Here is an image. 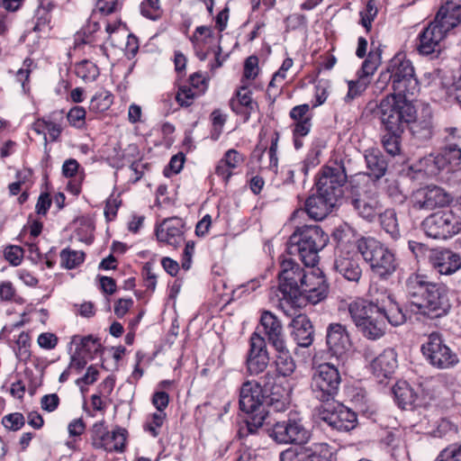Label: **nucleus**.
<instances>
[{"label": "nucleus", "mask_w": 461, "mask_h": 461, "mask_svg": "<svg viewBox=\"0 0 461 461\" xmlns=\"http://www.w3.org/2000/svg\"><path fill=\"white\" fill-rule=\"evenodd\" d=\"M348 310L357 330L369 339L383 337L387 323L396 327L406 321L399 304L391 295H388L380 305L363 298H357L348 304Z\"/></svg>", "instance_id": "1"}, {"label": "nucleus", "mask_w": 461, "mask_h": 461, "mask_svg": "<svg viewBox=\"0 0 461 461\" xmlns=\"http://www.w3.org/2000/svg\"><path fill=\"white\" fill-rule=\"evenodd\" d=\"M278 277L279 290L287 303L294 302L303 295L309 303L316 304L327 296L328 285L323 277L313 273L307 274L291 258L281 261Z\"/></svg>", "instance_id": "2"}, {"label": "nucleus", "mask_w": 461, "mask_h": 461, "mask_svg": "<svg viewBox=\"0 0 461 461\" xmlns=\"http://www.w3.org/2000/svg\"><path fill=\"white\" fill-rule=\"evenodd\" d=\"M407 96L388 95L379 104H369L367 111L379 117L386 131L403 132L416 119V110Z\"/></svg>", "instance_id": "3"}, {"label": "nucleus", "mask_w": 461, "mask_h": 461, "mask_svg": "<svg viewBox=\"0 0 461 461\" xmlns=\"http://www.w3.org/2000/svg\"><path fill=\"white\" fill-rule=\"evenodd\" d=\"M329 242V236L317 225H304L297 228L290 236L287 251L297 254L306 267H314L319 261V252Z\"/></svg>", "instance_id": "4"}, {"label": "nucleus", "mask_w": 461, "mask_h": 461, "mask_svg": "<svg viewBox=\"0 0 461 461\" xmlns=\"http://www.w3.org/2000/svg\"><path fill=\"white\" fill-rule=\"evenodd\" d=\"M391 81L393 95L413 96L419 90V82L415 77L414 68L405 55L396 54L389 62L385 72L380 76V81Z\"/></svg>", "instance_id": "5"}, {"label": "nucleus", "mask_w": 461, "mask_h": 461, "mask_svg": "<svg viewBox=\"0 0 461 461\" xmlns=\"http://www.w3.org/2000/svg\"><path fill=\"white\" fill-rule=\"evenodd\" d=\"M266 400L267 396L260 384L252 381L243 383L240 392L239 403L240 409L249 415L246 420L249 433H255L263 425L267 416Z\"/></svg>", "instance_id": "6"}, {"label": "nucleus", "mask_w": 461, "mask_h": 461, "mask_svg": "<svg viewBox=\"0 0 461 461\" xmlns=\"http://www.w3.org/2000/svg\"><path fill=\"white\" fill-rule=\"evenodd\" d=\"M357 250L377 276L385 278L395 272L397 262L393 252L375 239L361 238L357 240Z\"/></svg>", "instance_id": "7"}, {"label": "nucleus", "mask_w": 461, "mask_h": 461, "mask_svg": "<svg viewBox=\"0 0 461 461\" xmlns=\"http://www.w3.org/2000/svg\"><path fill=\"white\" fill-rule=\"evenodd\" d=\"M341 376L339 369L330 363L319 365L312 376L311 389L313 396L321 402L334 401L339 393Z\"/></svg>", "instance_id": "8"}, {"label": "nucleus", "mask_w": 461, "mask_h": 461, "mask_svg": "<svg viewBox=\"0 0 461 461\" xmlns=\"http://www.w3.org/2000/svg\"><path fill=\"white\" fill-rule=\"evenodd\" d=\"M424 233L435 240H447L461 232V217L452 210L433 212L421 222Z\"/></svg>", "instance_id": "9"}, {"label": "nucleus", "mask_w": 461, "mask_h": 461, "mask_svg": "<svg viewBox=\"0 0 461 461\" xmlns=\"http://www.w3.org/2000/svg\"><path fill=\"white\" fill-rule=\"evenodd\" d=\"M347 180L343 161H330L321 167L315 184L316 190L338 202L343 196Z\"/></svg>", "instance_id": "10"}, {"label": "nucleus", "mask_w": 461, "mask_h": 461, "mask_svg": "<svg viewBox=\"0 0 461 461\" xmlns=\"http://www.w3.org/2000/svg\"><path fill=\"white\" fill-rule=\"evenodd\" d=\"M420 350L428 362L438 369L454 367L459 362L456 353L446 344L442 335L438 332L429 335Z\"/></svg>", "instance_id": "11"}, {"label": "nucleus", "mask_w": 461, "mask_h": 461, "mask_svg": "<svg viewBox=\"0 0 461 461\" xmlns=\"http://www.w3.org/2000/svg\"><path fill=\"white\" fill-rule=\"evenodd\" d=\"M310 436V431L304 427L302 419L295 416L276 422L270 432V437L276 442L294 446L305 444Z\"/></svg>", "instance_id": "12"}, {"label": "nucleus", "mask_w": 461, "mask_h": 461, "mask_svg": "<svg viewBox=\"0 0 461 461\" xmlns=\"http://www.w3.org/2000/svg\"><path fill=\"white\" fill-rule=\"evenodd\" d=\"M452 196L438 185H427L415 191L411 197L412 207L416 210H434L448 205Z\"/></svg>", "instance_id": "13"}, {"label": "nucleus", "mask_w": 461, "mask_h": 461, "mask_svg": "<svg viewBox=\"0 0 461 461\" xmlns=\"http://www.w3.org/2000/svg\"><path fill=\"white\" fill-rule=\"evenodd\" d=\"M450 308L447 288L440 284L432 283L418 311L431 318H438L446 315Z\"/></svg>", "instance_id": "14"}, {"label": "nucleus", "mask_w": 461, "mask_h": 461, "mask_svg": "<svg viewBox=\"0 0 461 461\" xmlns=\"http://www.w3.org/2000/svg\"><path fill=\"white\" fill-rule=\"evenodd\" d=\"M330 446L326 443L312 446H294L280 453V461H329Z\"/></svg>", "instance_id": "15"}, {"label": "nucleus", "mask_w": 461, "mask_h": 461, "mask_svg": "<svg viewBox=\"0 0 461 461\" xmlns=\"http://www.w3.org/2000/svg\"><path fill=\"white\" fill-rule=\"evenodd\" d=\"M269 356L266 340L258 333L254 332L249 339V350L248 352L246 366L251 375H258L267 368Z\"/></svg>", "instance_id": "16"}, {"label": "nucleus", "mask_w": 461, "mask_h": 461, "mask_svg": "<svg viewBox=\"0 0 461 461\" xmlns=\"http://www.w3.org/2000/svg\"><path fill=\"white\" fill-rule=\"evenodd\" d=\"M333 268L349 282L358 283L362 268L357 252L339 246L335 254Z\"/></svg>", "instance_id": "17"}, {"label": "nucleus", "mask_w": 461, "mask_h": 461, "mask_svg": "<svg viewBox=\"0 0 461 461\" xmlns=\"http://www.w3.org/2000/svg\"><path fill=\"white\" fill-rule=\"evenodd\" d=\"M320 418L330 428L339 431H349L357 425L356 412L341 404H338L333 410L324 408L320 412Z\"/></svg>", "instance_id": "18"}, {"label": "nucleus", "mask_w": 461, "mask_h": 461, "mask_svg": "<svg viewBox=\"0 0 461 461\" xmlns=\"http://www.w3.org/2000/svg\"><path fill=\"white\" fill-rule=\"evenodd\" d=\"M326 345L331 356L342 358L351 346L346 326L338 322L329 324L326 330Z\"/></svg>", "instance_id": "19"}, {"label": "nucleus", "mask_w": 461, "mask_h": 461, "mask_svg": "<svg viewBox=\"0 0 461 461\" xmlns=\"http://www.w3.org/2000/svg\"><path fill=\"white\" fill-rule=\"evenodd\" d=\"M350 203L358 215L367 221H373L382 209L375 194L368 191H353Z\"/></svg>", "instance_id": "20"}, {"label": "nucleus", "mask_w": 461, "mask_h": 461, "mask_svg": "<svg viewBox=\"0 0 461 461\" xmlns=\"http://www.w3.org/2000/svg\"><path fill=\"white\" fill-rule=\"evenodd\" d=\"M184 227L182 219L178 217L165 219L156 228L157 239L159 242L177 248L185 241Z\"/></svg>", "instance_id": "21"}, {"label": "nucleus", "mask_w": 461, "mask_h": 461, "mask_svg": "<svg viewBox=\"0 0 461 461\" xmlns=\"http://www.w3.org/2000/svg\"><path fill=\"white\" fill-rule=\"evenodd\" d=\"M425 162L434 165L435 169H429V172L432 174L447 167L449 170H454L461 164V148L459 143L446 144L440 153L436 156H429L425 158Z\"/></svg>", "instance_id": "22"}, {"label": "nucleus", "mask_w": 461, "mask_h": 461, "mask_svg": "<svg viewBox=\"0 0 461 461\" xmlns=\"http://www.w3.org/2000/svg\"><path fill=\"white\" fill-rule=\"evenodd\" d=\"M432 283L425 275L411 274L404 283V292L409 302L419 308Z\"/></svg>", "instance_id": "23"}, {"label": "nucleus", "mask_w": 461, "mask_h": 461, "mask_svg": "<svg viewBox=\"0 0 461 461\" xmlns=\"http://www.w3.org/2000/svg\"><path fill=\"white\" fill-rule=\"evenodd\" d=\"M432 268L440 275H452L461 268V257L449 250H435L429 256Z\"/></svg>", "instance_id": "24"}, {"label": "nucleus", "mask_w": 461, "mask_h": 461, "mask_svg": "<svg viewBox=\"0 0 461 461\" xmlns=\"http://www.w3.org/2000/svg\"><path fill=\"white\" fill-rule=\"evenodd\" d=\"M336 203V200L317 191L306 199L304 210L311 219L321 221L330 214Z\"/></svg>", "instance_id": "25"}, {"label": "nucleus", "mask_w": 461, "mask_h": 461, "mask_svg": "<svg viewBox=\"0 0 461 461\" xmlns=\"http://www.w3.org/2000/svg\"><path fill=\"white\" fill-rule=\"evenodd\" d=\"M397 366V354L392 348L384 349L371 363L372 372L380 382L390 378Z\"/></svg>", "instance_id": "26"}, {"label": "nucleus", "mask_w": 461, "mask_h": 461, "mask_svg": "<svg viewBox=\"0 0 461 461\" xmlns=\"http://www.w3.org/2000/svg\"><path fill=\"white\" fill-rule=\"evenodd\" d=\"M292 337L299 347H310L314 339L312 321L305 314H298L291 321Z\"/></svg>", "instance_id": "27"}, {"label": "nucleus", "mask_w": 461, "mask_h": 461, "mask_svg": "<svg viewBox=\"0 0 461 461\" xmlns=\"http://www.w3.org/2000/svg\"><path fill=\"white\" fill-rule=\"evenodd\" d=\"M260 322L267 341L273 348L285 344L283 326L276 315L267 311L263 312Z\"/></svg>", "instance_id": "28"}, {"label": "nucleus", "mask_w": 461, "mask_h": 461, "mask_svg": "<svg viewBox=\"0 0 461 461\" xmlns=\"http://www.w3.org/2000/svg\"><path fill=\"white\" fill-rule=\"evenodd\" d=\"M445 36L437 24L430 23L419 36V52L423 55H429L435 51H439V43Z\"/></svg>", "instance_id": "29"}, {"label": "nucleus", "mask_w": 461, "mask_h": 461, "mask_svg": "<svg viewBox=\"0 0 461 461\" xmlns=\"http://www.w3.org/2000/svg\"><path fill=\"white\" fill-rule=\"evenodd\" d=\"M230 106L236 114L243 116L245 121L249 119L251 113L257 107V103L253 102L248 85H242L240 87L236 95L230 100Z\"/></svg>", "instance_id": "30"}, {"label": "nucleus", "mask_w": 461, "mask_h": 461, "mask_svg": "<svg viewBox=\"0 0 461 461\" xmlns=\"http://www.w3.org/2000/svg\"><path fill=\"white\" fill-rule=\"evenodd\" d=\"M434 24L446 35L447 32L456 27L461 23V10L450 7L449 5H442L436 17Z\"/></svg>", "instance_id": "31"}, {"label": "nucleus", "mask_w": 461, "mask_h": 461, "mask_svg": "<svg viewBox=\"0 0 461 461\" xmlns=\"http://www.w3.org/2000/svg\"><path fill=\"white\" fill-rule=\"evenodd\" d=\"M367 175L375 180L384 176L387 171L388 163L379 149H367L365 153Z\"/></svg>", "instance_id": "32"}, {"label": "nucleus", "mask_w": 461, "mask_h": 461, "mask_svg": "<svg viewBox=\"0 0 461 461\" xmlns=\"http://www.w3.org/2000/svg\"><path fill=\"white\" fill-rule=\"evenodd\" d=\"M274 348L276 351L274 362L276 373L284 377L291 376L296 369V364L286 347V343Z\"/></svg>", "instance_id": "33"}, {"label": "nucleus", "mask_w": 461, "mask_h": 461, "mask_svg": "<svg viewBox=\"0 0 461 461\" xmlns=\"http://www.w3.org/2000/svg\"><path fill=\"white\" fill-rule=\"evenodd\" d=\"M126 442V430L118 428L105 434L100 445L95 448H103L108 452H122Z\"/></svg>", "instance_id": "34"}, {"label": "nucleus", "mask_w": 461, "mask_h": 461, "mask_svg": "<svg viewBox=\"0 0 461 461\" xmlns=\"http://www.w3.org/2000/svg\"><path fill=\"white\" fill-rule=\"evenodd\" d=\"M394 399L399 407L407 409L414 403L417 394L406 381H399L393 387Z\"/></svg>", "instance_id": "35"}, {"label": "nucleus", "mask_w": 461, "mask_h": 461, "mask_svg": "<svg viewBox=\"0 0 461 461\" xmlns=\"http://www.w3.org/2000/svg\"><path fill=\"white\" fill-rule=\"evenodd\" d=\"M380 47L375 48V42H371V50L367 55L366 59L363 62L360 70L357 72L358 77L368 79L372 76L381 63Z\"/></svg>", "instance_id": "36"}, {"label": "nucleus", "mask_w": 461, "mask_h": 461, "mask_svg": "<svg viewBox=\"0 0 461 461\" xmlns=\"http://www.w3.org/2000/svg\"><path fill=\"white\" fill-rule=\"evenodd\" d=\"M378 215L383 230L388 233L392 239H399L401 234L395 210L389 208L384 210L383 212H379Z\"/></svg>", "instance_id": "37"}, {"label": "nucleus", "mask_w": 461, "mask_h": 461, "mask_svg": "<svg viewBox=\"0 0 461 461\" xmlns=\"http://www.w3.org/2000/svg\"><path fill=\"white\" fill-rule=\"evenodd\" d=\"M71 343L77 346L76 349L89 358H93L101 349V343L91 335L86 337L74 336Z\"/></svg>", "instance_id": "38"}, {"label": "nucleus", "mask_w": 461, "mask_h": 461, "mask_svg": "<svg viewBox=\"0 0 461 461\" xmlns=\"http://www.w3.org/2000/svg\"><path fill=\"white\" fill-rule=\"evenodd\" d=\"M76 75L84 81L92 82L99 76L97 66L87 59H84L77 63L75 68Z\"/></svg>", "instance_id": "39"}, {"label": "nucleus", "mask_w": 461, "mask_h": 461, "mask_svg": "<svg viewBox=\"0 0 461 461\" xmlns=\"http://www.w3.org/2000/svg\"><path fill=\"white\" fill-rule=\"evenodd\" d=\"M113 95L105 91L95 94L90 100L89 109L95 113H103L113 104Z\"/></svg>", "instance_id": "40"}, {"label": "nucleus", "mask_w": 461, "mask_h": 461, "mask_svg": "<svg viewBox=\"0 0 461 461\" xmlns=\"http://www.w3.org/2000/svg\"><path fill=\"white\" fill-rule=\"evenodd\" d=\"M85 253L77 250L65 249L60 252L61 266L73 269L83 263Z\"/></svg>", "instance_id": "41"}, {"label": "nucleus", "mask_w": 461, "mask_h": 461, "mask_svg": "<svg viewBox=\"0 0 461 461\" xmlns=\"http://www.w3.org/2000/svg\"><path fill=\"white\" fill-rule=\"evenodd\" d=\"M409 127L412 134L421 141L428 140L432 137V123L430 119L423 120L420 122L414 120Z\"/></svg>", "instance_id": "42"}, {"label": "nucleus", "mask_w": 461, "mask_h": 461, "mask_svg": "<svg viewBox=\"0 0 461 461\" xmlns=\"http://www.w3.org/2000/svg\"><path fill=\"white\" fill-rule=\"evenodd\" d=\"M402 132L387 131L382 138V144L386 152L392 156L400 153L401 137Z\"/></svg>", "instance_id": "43"}, {"label": "nucleus", "mask_w": 461, "mask_h": 461, "mask_svg": "<svg viewBox=\"0 0 461 461\" xmlns=\"http://www.w3.org/2000/svg\"><path fill=\"white\" fill-rule=\"evenodd\" d=\"M258 57L254 55L248 57L244 62L242 85H247V81L255 79L258 77Z\"/></svg>", "instance_id": "44"}, {"label": "nucleus", "mask_w": 461, "mask_h": 461, "mask_svg": "<svg viewBox=\"0 0 461 461\" xmlns=\"http://www.w3.org/2000/svg\"><path fill=\"white\" fill-rule=\"evenodd\" d=\"M202 95V91L197 92L189 86H182L179 87L176 100L181 106H189L194 99Z\"/></svg>", "instance_id": "45"}, {"label": "nucleus", "mask_w": 461, "mask_h": 461, "mask_svg": "<svg viewBox=\"0 0 461 461\" xmlns=\"http://www.w3.org/2000/svg\"><path fill=\"white\" fill-rule=\"evenodd\" d=\"M369 84V79L358 77L357 80L348 81V91L345 97L347 102H349L356 97L361 95L366 89Z\"/></svg>", "instance_id": "46"}, {"label": "nucleus", "mask_w": 461, "mask_h": 461, "mask_svg": "<svg viewBox=\"0 0 461 461\" xmlns=\"http://www.w3.org/2000/svg\"><path fill=\"white\" fill-rule=\"evenodd\" d=\"M141 14L150 20H157L161 15L159 0H144L140 5Z\"/></svg>", "instance_id": "47"}, {"label": "nucleus", "mask_w": 461, "mask_h": 461, "mask_svg": "<svg viewBox=\"0 0 461 461\" xmlns=\"http://www.w3.org/2000/svg\"><path fill=\"white\" fill-rule=\"evenodd\" d=\"M24 423V416L20 412L7 414L2 419V424L5 426V428L13 431L21 429Z\"/></svg>", "instance_id": "48"}, {"label": "nucleus", "mask_w": 461, "mask_h": 461, "mask_svg": "<svg viewBox=\"0 0 461 461\" xmlns=\"http://www.w3.org/2000/svg\"><path fill=\"white\" fill-rule=\"evenodd\" d=\"M280 376L276 371H267L260 378L259 382H256L257 384H261V388L265 393H271L273 395L276 394L275 390V386L276 384V379Z\"/></svg>", "instance_id": "49"}, {"label": "nucleus", "mask_w": 461, "mask_h": 461, "mask_svg": "<svg viewBox=\"0 0 461 461\" xmlns=\"http://www.w3.org/2000/svg\"><path fill=\"white\" fill-rule=\"evenodd\" d=\"M377 14V8L375 0H368L365 10L360 12L361 24L369 31L372 26V22Z\"/></svg>", "instance_id": "50"}, {"label": "nucleus", "mask_w": 461, "mask_h": 461, "mask_svg": "<svg viewBox=\"0 0 461 461\" xmlns=\"http://www.w3.org/2000/svg\"><path fill=\"white\" fill-rule=\"evenodd\" d=\"M435 461H461V443L452 444L443 449Z\"/></svg>", "instance_id": "51"}, {"label": "nucleus", "mask_w": 461, "mask_h": 461, "mask_svg": "<svg viewBox=\"0 0 461 461\" xmlns=\"http://www.w3.org/2000/svg\"><path fill=\"white\" fill-rule=\"evenodd\" d=\"M86 110L82 106H75L68 113L69 123L75 127L82 128L85 124Z\"/></svg>", "instance_id": "52"}, {"label": "nucleus", "mask_w": 461, "mask_h": 461, "mask_svg": "<svg viewBox=\"0 0 461 461\" xmlns=\"http://www.w3.org/2000/svg\"><path fill=\"white\" fill-rule=\"evenodd\" d=\"M221 160L233 170L244 161V157L238 150L230 149L224 153Z\"/></svg>", "instance_id": "53"}, {"label": "nucleus", "mask_w": 461, "mask_h": 461, "mask_svg": "<svg viewBox=\"0 0 461 461\" xmlns=\"http://www.w3.org/2000/svg\"><path fill=\"white\" fill-rule=\"evenodd\" d=\"M166 413L164 411H157L152 414L151 420L147 422L145 429L150 432L153 437L158 435V429L162 426Z\"/></svg>", "instance_id": "54"}, {"label": "nucleus", "mask_w": 461, "mask_h": 461, "mask_svg": "<svg viewBox=\"0 0 461 461\" xmlns=\"http://www.w3.org/2000/svg\"><path fill=\"white\" fill-rule=\"evenodd\" d=\"M108 432L107 428L104 426V421H98L95 422L90 430L91 433V439H92V445L94 447H96L97 445L101 444L102 439L105 436V434Z\"/></svg>", "instance_id": "55"}, {"label": "nucleus", "mask_w": 461, "mask_h": 461, "mask_svg": "<svg viewBox=\"0 0 461 461\" xmlns=\"http://www.w3.org/2000/svg\"><path fill=\"white\" fill-rule=\"evenodd\" d=\"M23 249L18 246H10L5 250V258L12 265L18 266L23 258Z\"/></svg>", "instance_id": "56"}, {"label": "nucleus", "mask_w": 461, "mask_h": 461, "mask_svg": "<svg viewBox=\"0 0 461 461\" xmlns=\"http://www.w3.org/2000/svg\"><path fill=\"white\" fill-rule=\"evenodd\" d=\"M169 402L168 393L164 391L156 392L152 396V403L158 411H164Z\"/></svg>", "instance_id": "57"}, {"label": "nucleus", "mask_w": 461, "mask_h": 461, "mask_svg": "<svg viewBox=\"0 0 461 461\" xmlns=\"http://www.w3.org/2000/svg\"><path fill=\"white\" fill-rule=\"evenodd\" d=\"M41 404L43 410L51 412L58 408L59 398L56 393L47 394L41 398Z\"/></svg>", "instance_id": "58"}, {"label": "nucleus", "mask_w": 461, "mask_h": 461, "mask_svg": "<svg viewBox=\"0 0 461 461\" xmlns=\"http://www.w3.org/2000/svg\"><path fill=\"white\" fill-rule=\"evenodd\" d=\"M121 205V200L114 197H110L106 201L104 214L108 221H112L115 218L117 214L118 208Z\"/></svg>", "instance_id": "59"}, {"label": "nucleus", "mask_w": 461, "mask_h": 461, "mask_svg": "<svg viewBox=\"0 0 461 461\" xmlns=\"http://www.w3.org/2000/svg\"><path fill=\"white\" fill-rule=\"evenodd\" d=\"M194 254V242L190 240L185 243L183 258H182V268L188 270L191 267L192 258Z\"/></svg>", "instance_id": "60"}, {"label": "nucleus", "mask_w": 461, "mask_h": 461, "mask_svg": "<svg viewBox=\"0 0 461 461\" xmlns=\"http://www.w3.org/2000/svg\"><path fill=\"white\" fill-rule=\"evenodd\" d=\"M68 430L70 437H79L86 430V423L82 418L75 419L69 422Z\"/></svg>", "instance_id": "61"}, {"label": "nucleus", "mask_w": 461, "mask_h": 461, "mask_svg": "<svg viewBox=\"0 0 461 461\" xmlns=\"http://www.w3.org/2000/svg\"><path fill=\"white\" fill-rule=\"evenodd\" d=\"M58 343V338L52 333H41L38 338V344L41 348L52 349Z\"/></svg>", "instance_id": "62"}, {"label": "nucleus", "mask_w": 461, "mask_h": 461, "mask_svg": "<svg viewBox=\"0 0 461 461\" xmlns=\"http://www.w3.org/2000/svg\"><path fill=\"white\" fill-rule=\"evenodd\" d=\"M310 106L306 104L294 106L290 112V117L295 122H301L305 118H311L308 116Z\"/></svg>", "instance_id": "63"}, {"label": "nucleus", "mask_w": 461, "mask_h": 461, "mask_svg": "<svg viewBox=\"0 0 461 461\" xmlns=\"http://www.w3.org/2000/svg\"><path fill=\"white\" fill-rule=\"evenodd\" d=\"M51 204V199L50 197V194L48 193L41 194L37 201L35 209L36 212L39 215H45L50 207Z\"/></svg>", "instance_id": "64"}]
</instances>
